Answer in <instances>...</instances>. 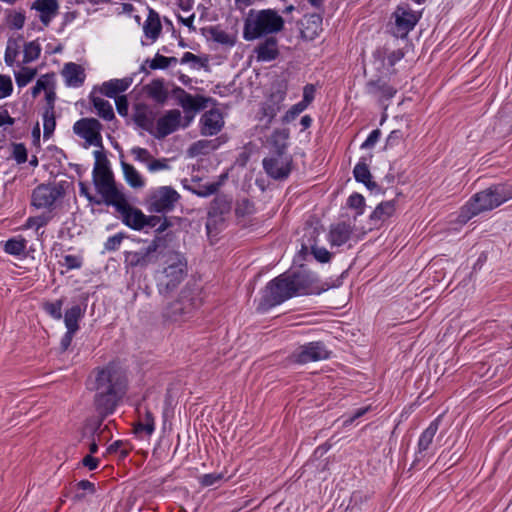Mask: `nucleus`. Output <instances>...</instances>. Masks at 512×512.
I'll return each mask as SVG.
<instances>
[{"instance_id":"59","label":"nucleus","mask_w":512,"mask_h":512,"mask_svg":"<svg viewBox=\"0 0 512 512\" xmlns=\"http://www.w3.org/2000/svg\"><path fill=\"white\" fill-rule=\"evenodd\" d=\"M124 238L126 235L122 232L109 237L104 244L105 250L109 252L118 250Z\"/></svg>"},{"instance_id":"23","label":"nucleus","mask_w":512,"mask_h":512,"mask_svg":"<svg viewBox=\"0 0 512 512\" xmlns=\"http://www.w3.org/2000/svg\"><path fill=\"white\" fill-rule=\"evenodd\" d=\"M141 91L157 104H164L168 99V91L162 78L153 79L149 84L144 85Z\"/></svg>"},{"instance_id":"29","label":"nucleus","mask_w":512,"mask_h":512,"mask_svg":"<svg viewBox=\"0 0 512 512\" xmlns=\"http://www.w3.org/2000/svg\"><path fill=\"white\" fill-rule=\"evenodd\" d=\"M353 229L350 224L340 222L332 226L329 232V241L332 246H341L351 237Z\"/></svg>"},{"instance_id":"19","label":"nucleus","mask_w":512,"mask_h":512,"mask_svg":"<svg viewBox=\"0 0 512 512\" xmlns=\"http://www.w3.org/2000/svg\"><path fill=\"white\" fill-rule=\"evenodd\" d=\"M439 429V418L432 421L429 426L421 433L418 445L417 452L415 454V459L412 463V467H416L418 462L425 456L424 452L428 451L433 443V439Z\"/></svg>"},{"instance_id":"36","label":"nucleus","mask_w":512,"mask_h":512,"mask_svg":"<svg viewBox=\"0 0 512 512\" xmlns=\"http://www.w3.org/2000/svg\"><path fill=\"white\" fill-rule=\"evenodd\" d=\"M223 125V114L217 108H212L201 116L200 128H222Z\"/></svg>"},{"instance_id":"8","label":"nucleus","mask_w":512,"mask_h":512,"mask_svg":"<svg viewBox=\"0 0 512 512\" xmlns=\"http://www.w3.org/2000/svg\"><path fill=\"white\" fill-rule=\"evenodd\" d=\"M180 194L171 186L152 189L145 198V206L150 213H168L174 210Z\"/></svg>"},{"instance_id":"43","label":"nucleus","mask_w":512,"mask_h":512,"mask_svg":"<svg viewBox=\"0 0 512 512\" xmlns=\"http://www.w3.org/2000/svg\"><path fill=\"white\" fill-rule=\"evenodd\" d=\"M76 134H78L81 138H83L86 142L85 147L87 146H96L99 147L103 151L104 147L102 144V136L100 134V130H74Z\"/></svg>"},{"instance_id":"39","label":"nucleus","mask_w":512,"mask_h":512,"mask_svg":"<svg viewBox=\"0 0 512 512\" xmlns=\"http://www.w3.org/2000/svg\"><path fill=\"white\" fill-rule=\"evenodd\" d=\"M395 212V201H384L376 206L374 211L370 215L371 221H385L393 215Z\"/></svg>"},{"instance_id":"26","label":"nucleus","mask_w":512,"mask_h":512,"mask_svg":"<svg viewBox=\"0 0 512 512\" xmlns=\"http://www.w3.org/2000/svg\"><path fill=\"white\" fill-rule=\"evenodd\" d=\"M306 23H302L301 36L306 40H314L322 31V16L317 13L305 16Z\"/></svg>"},{"instance_id":"47","label":"nucleus","mask_w":512,"mask_h":512,"mask_svg":"<svg viewBox=\"0 0 512 512\" xmlns=\"http://www.w3.org/2000/svg\"><path fill=\"white\" fill-rule=\"evenodd\" d=\"M10 157L16 161L17 164H24L28 160V151L23 143H11Z\"/></svg>"},{"instance_id":"62","label":"nucleus","mask_w":512,"mask_h":512,"mask_svg":"<svg viewBox=\"0 0 512 512\" xmlns=\"http://www.w3.org/2000/svg\"><path fill=\"white\" fill-rule=\"evenodd\" d=\"M145 63L148 64L149 68L151 70H165L166 68V62H165V56L161 55L159 53H156L153 59H146Z\"/></svg>"},{"instance_id":"21","label":"nucleus","mask_w":512,"mask_h":512,"mask_svg":"<svg viewBox=\"0 0 512 512\" xmlns=\"http://www.w3.org/2000/svg\"><path fill=\"white\" fill-rule=\"evenodd\" d=\"M30 8L39 13L40 22L43 26L47 27L58 14L59 3L58 0H35Z\"/></svg>"},{"instance_id":"48","label":"nucleus","mask_w":512,"mask_h":512,"mask_svg":"<svg viewBox=\"0 0 512 512\" xmlns=\"http://www.w3.org/2000/svg\"><path fill=\"white\" fill-rule=\"evenodd\" d=\"M281 110V105L271 102L270 100H266L261 107V119L267 118V124H270L272 120L276 117L278 112Z\"/></svg>"},{"instance_id":"30","label":"nucleus","mask_w":512,"mask_h":512,"mask_svg":"<svg viewBox=\"0 0 512 512\" xmlns=\"http://www.w3.org/2000/svg\"><path fill=\"white\" fill-rule=\"evenodd\" d=\"M232 209V198L226 194H217L210 203L208 212L226 218Z\"/></svg>"},{"instance_id":"14","label":"nucleus","mask_w":512,"mask_h":512,"mask_svg":"<svg viewBox=\"0 0 512 512\" xmlns=\"http://www.w3.org/2000/svg\"><path fill=\"white\" fill-rule=\"evenodd\" d=\"M220 131L221 130H202V135L215 137L211 139H201L194 142L187 150L188 155L190 157L206 155L220 147L222 144L226 143L228 137L226 134L217 135Z\"/></svg>"},{"instance_id":"45","label":"nucleus","mask_w":512,"mask_h":512,"mask_svg":"<svg viewBox=\"0 0 512 512\" xmlns=\"http://www.w3.org/2000/svg\"><path fill=\"white\" fill-rule=\"evenodd\" d=\"M36 75L37 69L30 67H22L19 71L14 72L16 84L20 88L28 85Z\"/></svg>"},{"instance_id":"54","label":"nucleus","mask_w":512,"mask_h":512,"mask_svg":"<svg viewBox=\"0 0 512 512\" xmlns=\"http://www.w3.org/2000/svg\"><path fill=\"white\" fill-rule=\"evenodd\" d=\"M74 129H100L103 125L96 118H81L73 124Z\"/></svg>"},{"instance_id":"7","label":"nucleus","mask_w":512,"mask_h":512,"mask_svg":"<svg viewBox=\"0 0 512 512\" xmlns=\"http://www.w3.org/2000/svg\"><path fill=\"white\" fill-rule=\"evenodd\" d=\"M171 263L163 269L157 280V288L161 295L173 292L187 274V261L180 253H174Z\"/></svg>"},{"instance_id":"10","label":"nucleus","mask_w":512,"mask_h":512,"mask_svg":"<svg viewBox=\"0 0 512 512\" xmlns=\"http://www.w3.org/2000/svg\"><path fill=\"white\" fill-rule=\"evenodd\" d=\"M262 165L270 178L283 181L290 176L294 168L293 156L291 154L267 155L263 159Z\"/></svg>"},{"instance_id":"20","label":"nucleus","mask_w":512,"mask_h":512,"mask_svg":"<svg viewBox=\"0 0 512 512\" xmlns=\"http://www.w3.org/2000/svg\"><path fill=\"white\" fill-rule=\"evenodd\" d=\"M254 53L258 62L276 60L280 55L277 38L275 36L264 37V40L254 48Z\"/></svg>"},{"instance_id":"28","label":"nucleus","mask_w":512,"mask_h":512,"mask_svg":"<svg viewBox=\"0 0 512 512\" xmlns=\"http://www.w3.org/2000/svg\"><path fill=\"white\" fill-rule=\"evenodd\" d=\"M208 103L213 105L217 104V101L211 97H205L202 95H189L186 97V100L180 105L184 112L190 113H198L207 108Z\"/></svg>"},{"instance_id":"37","label":"nucleus","mask_w":512,"mask_h":512,"mask_svg":"<svg viewBox=\"0 0 512 512\" xmlns=\"http://www.w3.org/2000/svg\"><path fill=\"white\" fill-rule=\"evenodd\" d=\"M270 90L271 92L267 99L281 105L287 95L288 81L284 78L276 79L272 82Z\"/></svg>"},{"instance_id":"58","label":"nucleus","mask_w":512,"mask_h":512,"mask_svg":"<svg viewBox=\"0 0 512 512\" xmlns=\"http://www.w3.org/2000/svg\"><path fill=\"white\" fill-rule=\"evenodd\" d=\"M12 91L13 83L11 77L0 74V99L10 96Z\"/></svg>"},{"instance_id":"6","label":"nucleus","mask_w":512,"mask_h":512,"mask_svg":"<svg viewBox=\"0 0 512 512\" xmlns=\"http://www.w3.org/2000/svg\"><path fill=\"white\" fill-rule=\"evenodd\" d=\"M200 305L201 299L197 289L185 286L179 296L164 308L162 316L165 321L171 323L185 322L193 316Z\"/></svg>"},{"instance_id":"22","label":"nucleus","mask_w":512,"mask_h":512,"mask_svg":"<svg viewBox=\"0 0 512 512\" xmlns=\"http://www.w3.org/2000/svg\"><path fill=\"white\" fill-rule=\"evenodd\" d=\"M62 75L65 78L66 85L69 87L82 86L86 78L84 68L74 62H68L64 64Z\"/></svg>"},{"instance_id":"32","label":"nucleus","mask_w":512,"mask_h":512,"mask_svg":"<svg viewBox=\"0 0 512 512\" xmlns=\"http://www.w3.org/2000/svg\"><path fill=\"white\" fill-rule=\"evenodd\" d=\"M89 99L100 118L105 121H111L115 118L113 107L108 100L95 96L93 92L90 94Z\"/></svg>"},{"instance_id":"9","label":"nucleus","mask_w":512,"mask_h":512,"mask_svg":"<svg viewBox=\"0 0 512 512\" xmlns=\"http://www.w3.org/2000/svg\"><path fill=\"white\" fill-rule=\"evenodd\" d=\"M392 16L395 19V26L392 30L394 36L406 38L419 22L422 13L411 10L409 4L398 5Z\"/></svg>"},{"instance_id":"31","label":"nucleus","mask_w":512,"mask_h":512,"mask_svg":"<svg viewBox=\"0 0 512 512\" xmlns=\"http://www.w3.org/2000/svg\"><path fill=\"white\" fill-rule=\"evenodd\" d=\"M353 175L357 182L363 183L369 190L379 189L378 184L371 180L372 175L364 158L354 167Z\"/></svg>"},{"instance_id":"42","label":"nucleus","mask_w":512,"mask_h":512,"mask_svg":"<svg viewBox=\"0 0 512 512\" xmlns=\"http://www.w3.org/2000/svg\"><path fill=\"white\" fill-rule=\"evenodd\" d=\"M186 188L199 197H209L216 194V188L212 183L202 184L200 179H192V185Z\"/></svg>"},{"instance_id":"35","label":"nucleus","mask_w":512,"mask_h":512,"mask_svg":"<svg viewBox=\"0 0 512 512\" xmlns=\"http://www.w3.org/2000/svg\"><path fill=\"white\" fill-rule=\"evenodd\" d=\"M182 115L180 110L172 109L167 111L163 116L156 119L154 128H180Z\"/></svg>"},{"instance_id":"27","label":"nucleus","mask_w":512,"mask_h":512,"mask_svg":"<svg viewBox=\"0 0 512 512\" xmlns=\"http://www.w3.org/2000/svg\"><path fill=\"white\" fill-rule=\"evenodd\" d=\"M46 104L43 107L42 118L43 128L52 129L56 127V116L54 111V104L56 100L55 89H49L45 92Z\"/></svg>"},{"instance_id":"63","label":"nucleus","mask_w":512,"mask_h":512,"mask_svg":"<svg viewBox=\"0 0 512 512\" xmlns=\"http://www.w3.org/2000/svg\"><path fill=\"white\" fill-rule=\"evenodd\" d=\"M115 100L116 110L122 117H128L129 101L126 95H120Z\"/></svg>"},{"instance_id":"44","label":"nucleus","mask_w":512,"mask_h":512,"mask_svg":"<svg viewBox=\"0 0 512 512\" xmlns=\"http://www.w3.org/2000/svg\"><path fill=\"white\" fill-rule=\"evenodd\" d=\"M41 45L38 40H33L24 44V55H23V63L28 64L40 57L41 54Z\"/></svg>"},{"instance_id":"40","label":"nucleus","mask_w":512,"mask_h":512,"mask_svg":"<svg viewBox=\"0 0 512 512\" xmlns=\"http://www.w3.org/2000/svg\"><path fill=\"white\" fill-rule=\"evenodd\" d=\"M226 218L207 212L206 231L209 238L216 237L223 229Z\"/></svg>"},{"instance_id":"3","label":"nucleus","mask_w":512,"mask_h":512,"mask_svg":"<svg viewBox=\"0 0 512 512\" xmlns=\"http://www.w3.org/2000/svg\"><path fill=\"white\" fill-rule=\"evenodd\" d=\"M285 20L274 9H251L244 20L243 38L253 41L270 37L284 29Z\"/></svg>"},{"instance_id":"41","label":"nucleus","mask_w":512,"mask_h":512,"mask_svg":"<svg viewBox=\"0 0 512 512\" xmlns=\"http://www.w3.org/2000/svg\"><path fill=\"white\" fill-rule=\"evenodd\" d=\"M26 20L24 10H6V23L12 30H21L24 27Z\"/></svg>"},{"instance_id":"13","label":"nucleus","mask_w":512,"mask_h":512,"mask_svg":"<svg viewBox=\"0 0 512 512\" xmlns=\"http://www.w3.org/2000/svg\"><path fill=\"white\" fill-rule=\"evenodd\" d=\"M331 352L327 349L322 341L309 342L301 345L294 353L293 357L296 363L306 364L326 360L330 357Z\"/></svg>"},{"instance_id":"1","label":"nucleus","mask_w":512,"mask_h":512,"mask_svg":"<svg viewBox=\"0 0 512 512\" xmlns=\"http://www.w3.org/2000/svg\"><path fill=\"white\" fill-rule=\"evenodd\" d=\"M316 284L315 275L303 268L282 273L263 289L257 311L264 313L296 295L319 294Z\"/></svg>"},{"instance_id":"50","label":"nucleus","mask_w":512,"mask_h":512,"mask_svg":"<svg viewBox=\"0 0 512 512\" xmlns=\"http://www.w3.org/2000/svg\"><path fill=\"white\" fill-rule=\"evenodd\" d=\"M180 62L181 64H186V63H193V64H198L200 67H203L205 68V70H209V65H208V62H209V58L207 55H204L203 57L201 56H197L191 52H185L182 56V58L180 59Z\"/></svg>"},{"instance_id":"25","label":"nucleus","mask_w":512,"mask_h":512,"mask_svg":"<svg viewBox=\"0 0 512 512\" xmlns=\"http://www.w3.org/2000/svg\"><path fill=\"white\" fill-rule=\"evenodd\" d=\"M144 35L152 42L156 41L162 32L160 15L154 9H148V16L143 25Z\"/></svg>"},{"instance_id":"55","label":"nucleus","mask_w":512,"mask_h":512,"mask_svg":"<svg viewBox=\"0 0 512 512\" xmlns=\"http://www.w3.org/2000/svg\"><path fill=\"white\" fill-rule=\"evenodd\" d=\"M174 234L172 232H167L166 234H157L154 239L150 242V244H156V254L161 253L163 249L167 248L168 242L172 240Z\"/></svg>"},{"instance_id":"38","label":"nucleus","mask_w":512,"mask_h":512,"mask_svg":"<svg viewBox=\"0 0 512 512\" xmlns=\"http://www.w3.org/2000/svg\"><path fill=\"white\" fill-rule=\"evenodd\" d=\"M121 166L126 182L134 189L144 187L145 181L133 165L121 161Z\"/></svg>"},{"instance_id":"57","label":"nucleus","mask_w":512,"mask_h":512,"mask_svg":"<svg viewBox=\"0 0 512 512\" xmlns=\"http://www.w3.org/2000/svg\"><path fill=\"white\" fill-rule=\"evenodd\" d=\"M36 84L42 89V91L46 92L49 89H55V73H47L45 75L40 76Z\"/></svg>"},{"instance_id":"46","label":"nucleus","mask_w":512,"mask_h":512,"mask_svg":"<svg viewBox=\"0 0 512 512\" xmlns=\"http://www.w3.org/2000/svg\"><path fill=\"white\" fill-rule=\"evenodd\" d=\"M27 241L23 238H11L4 243L3 249L7 254L19 256L24 253Z\"/></svg>"},{"instance_id":"11","label":"nucleus","mask_w":512,"mask_h":512,"mask_svg":"<svg viewBox=\"0 0 512 512\" xmlns=\"http://www.w3.org/2000/svg\"><path fill=\"white\" fill-rule=\"evenodd\" d=\"M64 195V182L40 184L32 192L31 204L36 208H51Z\"/></svg>"},{"instance_id":"34","label":"nucleus","mask_w":512,"mask_h":512,"mask_svg":"<svg viewBox=\"0 0 512 512\" xmlns=\"http://www.w3.org/2000/svg\"><path fill=\"white\" fill-rule=\"evenodd\" d=\"M84 314L85 308H82L80 305H74L67 309L64 315L67 330L77 332L79 330V321L83 318Z\"/></svg>"},{"instance_id":"18","label":"nucleus","mask_w":512,"mask_h":512,"mask_svg":"<svg viewBox=\"0 0 512 512\" xmlns=\"http://www.w3.org/2000/svg\"><path fill=\"white\" fill-rule=\"evenodd\" d=\"M156 112L146 103H135L133 105V114L131 120L137 128H154L156 122Z\"/></svg>"},{"instance_id":"61","label":"nucleus","mask_w":512,"mask_h":512,"mask_svg":"<svg viewBox=\"0 0 512 512\" xmlns=\"http://www.w3.org/2000/svg\"><path fill=\"white\" fill-rule=\"evenodd\" d=\"M316 93V87L314 84H306L303 88V98L299 102L301 103L305 108L308 107V105L314 100Z\"/></svg>"},{"instance_id":"56","label":"nucleus","mask_w":512,"mask_h":512,"mask_svg":"<svg viewBox=\"0 0 512 512\" xmlns=\"http://www.w3.org/2000/svg\"><path fill=\"white\" fill-rule=\"evenodd\" d=\"M224 479L223 473H208L199 477V483L202 487L213 486L220 483Z\"/></svg>"},{"instance_id":"33","label":"nucleus","mask_w":512,"mask_h":512,"mask_svg":"<svg viewBox=\"0 0 512 512\" xmlns=\"http://www.w3.org/2000/svg\"><path fill=\"white\" fill-rule=\"evenodd\" d=\"M200 32L203 36H206L207 33H209L213 41L222 45L234 46L236 43L235 37L230 36L223 30H220L219 26L203 27L200 29Z\"/></svg>"},{"instance_id":"60","label":"nucleus","mask_w":512,"mask_h":512,"mask_svg":"<svg viewBox=\"0 0 512 512\" xmlns=\"http://www.w3.org/2000/svg\"><path fill=\"white\" fill-rule=\"evenodd\" d=\"M306 108L301 104L297 103L293 105L282 117V123L288 124L293 121L300 113H302Z\"/></svg>"},{"instance_id":"17","label":"nucleus","mask_w":512,"mask_h":512,"mask_svg":"<svg viewBox=\"0 0 512 512\" xmlns=\"http://www.w3.org/2000/svg\"><path fill=\"white\" fill-rule=\"evenodd\" d=\"M290 144L289 130H273L267 136L264 146L268 149V155H284L290 154Z\"/></svg>"},{"instance_id":"52","label":"nucleus","mask_w":512,"mask_h":512,"mask_svg":"<svg viewBox=\"0 0 512 512\" xmlns=\"http://www.w3.org/2000/svg\"><path fill=\"white\" fill-rule=\"evenodd\" d=\"M99 91L101 94L111 99H116L120 96L119 94L121 93L118 85L115 84V79L104 82Z\"/></svg>"},{"instance_id":"64","label":"nucleus","mask_w":512,"mask_h":512,"mask_svg":"<svg viewBox=\"0 0 512 512\" xmlns=\"http://www.w3.org/2000/svg\"><path fill=\"white\" fill-rule=\"evenodd\" d=\"M254 211V205L249 199H243L241 202L237 204L235 209V213L237 216H245L248 214H252Z\"/></svg>"},{"instance_id":"5","label":"nucleus","mask_w":512,"mask_h":512,"mask_svg":"<svg viewBox=\"0 0 512 512\" xmlns=\"http://www.w3.org/2000/svg\"><path fill=\"white\" fill-rule=\"evenodd\" d=\"M94 157L93 184L103 203L107 206H112L125 195L122 190L123 187L119 188L117 186L105 153L103 151H95Z\"/></svg>"},{"instance_id":"53","label":"nucleus","mask_w":512,"mask_h":512,"mask_svg":"<svg viewBox=\"0 0 512 512\" xmlns=\"http://www.w3.org/2000/svg\"><path fill=\"white\" fill-rule=\"evenodd\" d=\"M348 207L355 209L357 211V215H361L364 212L365 208V199L359 193H353L349 196L347 200Z\"/></svg>"},{"instance_id":"12","label":"nucleus","mask_w":512,"mask_h":512,"mask_svg":"<svg viewBox=\"0 0 512 512\" xmlns=\"http://www.w3.org/2000/svg\"><path fill=\"white\" fill-rule=\"evenodd\" d=\"M112 206L121 215V220L126 226L133 230L145 228V214L140 209L132 206L126 195Z\"/></svg>"},{"instance_id":"49","label":"nucleus","mask_w":512,"mask_h":512,"mask_svg":"<svg viewBox=\"0 0 512 512\" xmlns=\"http://www.w3.org/2000/svg\"><path fill=\"white\" fill-rule=\"evenodd\" d=\"M154 430H155L154 416H153L152 412L147 410L145 412L143 421L139 422L135 426V432L136 433L145 432L147 435H151L154 432Z\"/></svg>"},{"instance_id":"4","label":"nucleus","mask_w":512,"mask_h":512,"mask_svg":"<svg viewBox=\"0 0 512 512\" xmlns=\"http://www.w3.org/2000/svg\"><path fill=\"white\" fill-rule=\"evenodd\" d=\"M512 199V185L508 183L494 184L476 193L462 208L460 217L467 221L484 211L497 208Z\"/></svg>"},{"instance_id":"51","label":"nucleus","mask_w":512,"mask_h":512,"mask_svg":"<svg viewBox=\"0 0 512 512\" xmlns=\"http://www.w3.org/2000/svg\"><path fill=\"white\" fill-rule=\"evenodd\" d=\"M64 300L58 299L55 302H45L43 304V309L46 313H48L51 317L54 319H61L62 318V306H63Z\"/></svg>"},{"instance_id":"16","label":"nucleus","mask_w":512,"mask_h":512,"mask_svg":"<svg viewBox=\"0 0 512 512\" xmlns=\"http://www.w3.org/2000/svg\"><path fill=\"white\" fill-rule=\"evenodd\" d=\"M156 244H149L146 248L139 251H126L124 253V262L128 267L145 269L152 263L157 262Z\"/></svg>"},{"instance_id":"24","label":"nucleus","mask_w":512,"mask_h":512,"mask_svg":"<svg viewBox=\"0 0 512 512\" xmlns=\"http://www.w3.org/2000/svg\"><path fill=\"white\" fill-rule=\"evenodd\" d=\"M106 418L107 417L102 418V415L97 414L96 417L87 419L83 427L82 437H88L90 440L97 438L98 441H101L104 432L108 431V425L102 427Z\"/></svg>"},{"instance_id":"2","label":"nucleus","mask_w":512,"mask_h":512,"mask_svg":"<svg viewBox=\"0 0 512 512\" xmlns=\"http://www.w3.org/2000/svg\"><path fill=\"white\" fill-rule=\"evenodd\" d=\"M91 390L95 392L93 405L97 414L108 417L113 414L126 393V380L111 363L93 370Z\"/></svg>"},{"instance_id":"15","label":"nucleus","mask_w":512,"mask_h":512,"mask_svg":"<svg viewBox=\"0 0 512 512\" xmlns=\"http://www.w3.org/2000/svg\"><path fill=\"white\" fill-rule=\"evenodd\" d=\"M365 92L374 97L379 105L387 108V103L397 93V89L390 85L383 77L377 75L376 78L370 79L365 84Z\"/></svg>"}]
</instances>
